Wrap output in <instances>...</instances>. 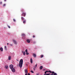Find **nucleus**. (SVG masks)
Listing matches in <instances>:
<instances>
[{
  "label": "nucleus",
  "instance_id": "1",
  "mask_svg": "<svg viewBox=\"0 0 75 75\" xmlns=\"http://www.w3.org/2000/svg\"><path fill=\"white\" fill-rule=\"evenodd\" d=\"M23 59H21L19 61V65L20 68H21L23 66Z\"/></svg>",
  "mask_w": 75,
  "mask_h": 75
},
{
  "label": "nucleus",
  "instance_id": "2",
  "mask_svg": "<svg viewBox=\"0 0 75 75\" xmlns=\"http://www.w3.org/2000/svg\"><path fill=\"white\" fill-rule=\"evenodd\" d=\"M13 42L14 44H15L16 45L17 44V40H15L14 39H13Z\"/></svg>",
  "mask_w": 75,
  "mask_h": 75
},
{
  "label": "nucleus",
  "instance_id": "3",
  "mask_svg": "<svg viewBox=\"0 0 75 75\" xmlns=\"http://www.w3.org/2000/svg\"><path fill=\"white\" fill-rule=\"evenodd\" d=\"M10 69H12L13 68V64H11L9 66Z\"/></svg>",
  "mask_w": 75,
  "mask_h": 75
},
{
  "label": "nucleus",
  "instance_id": "4",
  "mask_svg": "<svg viewBox=\"0 0 75 75\" xmlns=\"http://www.w3.org/2000/svg\"><path fill=\"white\" fill-rule=\"evenodd\" d=\"M12 71V72H16V70H15V69L14 68H13L11 69Z\"/></svg>",
  "mask_w": 75,
  "mask_h": 75
},
{
  "label": "nucleus",
  "instance_id": "5",
  "mask_svg": "<svg viewBox=\"0 0 75 75\" xmlns=\"http://www.w3.org/2000/svg\"><path fill=\"white\" fill-rule=\"evenodd\" d=\"M22 15L23 16H24V17H25L26 16L25 13H22Z\"/></svg>",
  "mask_w": 75,
  "mask_h": 75
},
{
  "label": "nucleus",
  "instance_id": "6",
  "mask_svg": "<svg viewBox=\"0 0 75 75\" xmlns=\"http://www.w3.org/2000/svg\"><path fill=\"white\" fill-rule=\"evenodd\" d=\"M43 68V66H41L40 67L39 69L40 70H41V69H42Z\"/></svg>",
  "mask_w": 75,
  "mask_h": 75
},
{
  "label": "nucleus",
  "instance_id": "7",
  "mask_svg": "<svg viewBox=\"0 0 75 75\" xmlns=\"http://www.w3.org/2000/svg\"><path fill=\"white\" fill-rule=\"evenodd\" d=\"M33 57H34V58H35L36 57V54H35L34 53L33 54Z\"/></svg>",
  "mask_w": 75,
  "mask_h": 75
},
{
  "label": "nucleus",
  "instance_id": "8",
  "mask_svg": "<svg viewBox=\"0 0 75 75\" xmlns=\"http://www.w3.org/2000/svg\"><path fill=\"white\" fill-rule=\"evenodd\" d=\"M26 41L28 42V43H30V40L28 39H27L26 40Z\"/></svg>",
  "mask_w": 75,
  "mask_h": 75
},
{
  "label": "nucleus",
  "instance_id": "9",
  "mask_svg": "<svg viewBox=\"0 0 75 75\" xmlns=\"http://www.w3.org/2000/svg\"><path fill=\"white\" fill-rule=\"evenodd\" d=\"M0 50L2 52H3V48L2 47L0 48Z\"/></svg>",
  "mask_w": 75,
  "mask_h": 75
},
{
  "label": "nucleus",
  "instance_id": "10",
  "mask_svg": "<svg viewBox=\"0 0 75 75\" xmlns=\"http://www.w3.org/2000/svg\"><path fill=\"white\" fill-rule=\"evenodd\" d=\"M22 37H25V35L24 34H22Z\"/></svg>",
  "mask_w": 75,
  "mask_h": 75
},
{
  "label": "nucleus",
  "instance_id": "11",
  "mask_svg": "<svg viewBox=\"0 0 75 75\" xmlns=\"http://www.w3.org/2000/svg\"><path fill=\"white\" fill-rule=\"evenodd\" d=\"M25 72L26 74L28 73V71H27V69H25Z\"/></svg>",
  "mask_w": 75,
  "mask_h": 75
},
{
  "label": "nucleus",
  "instance_id": "12",
  "mask_svg": "<svg viewBox=\"0 0 75 75\" xmlns=\"http://www.w3.org/2000/svg\"><path fill=\"white\" fill-rule=\"evenodd\" d=\"M26 21L25 20H23V23L24 24L25 23V22H26Z\"/></svg>",
  "mask_w": 75,
  "mask_h": 75
},
{
  "label": "nucleus",
  "instance_id": "13",
  "mask_svg": "<svg viewBox=\"0 0 75 75\" xmlns=\"http://www.w3.org/2000/svg\"><path fill=\"white\" fill-rule=\"evenodd\" d=\"M8 66L7 65H6L5 66V68L6 69H8Z\"/></svg>",
  "mask_w": 75,
  "mask_h": 75
},
{
  "label": "nucleus",
  "instance_id": "14",
  "mask_svg": "<svg viewBox=\"0 0 75 75\" xmlns=\"http://www.w3.org/2000/svg\"><path fill=\"white\" fill-rule=\"evenodd\" d=\"M30 62L31 63H33V59H30Z\"/></svg>",
  "mask_w": 75,
  "mask_h": 75
},
{
  "label": "nucleus",
  "instance_id": "15",
  "mask_svg": "<svg viewBox=\"0 0 75 75\" xmlns=\"http://www.w3.org/2000/svg\"><path fill=\"white\" fill-rule=\"evenodd\" d=\"M21 18L22 19V20H23H23H25V19H24V18L23 17H22Z\"/></svg>",
  "mask_w": 75,
  "mask_h": 75
},
{
  "label": "nucleus",
  "instance_id": "16",
  "mask_svg": "<svg viewBox=\"0 0 75 75\" xmlns=\"http://www.w3.org/2000/svg\"><path fill=\"white\" fill-rule=\"evenodd\" d=\"M23 54L24 55H25V51H24L23 52Z\"/></svg>",
  "mask_w": 75,
  "mask_h": 75
},
{
  "label": "nucleus",
  "instance_id": "17",
  "mask_svg": "<svg viewBox=\"0 0 75 75\" xmlns=\"http://www.w3.org/2000/svg\"><path fill=\"white\" fill-rule=\"evenodd\" d=\"M8 59L9 60H10V59H11V57H10V56H9V57H8Z\"/></svg>",
  "mask_w": 75,
  "mask_h": 75
},
{
  "label": "nucleus",
  "instance_id": "18",
  "mask_svg": "<svg viewBox=\"0 0 75 75\" xmlns=\"http://www.w3.org/2000/svg\"><path fill=\"white\" fill-rule=\"evenodd\" d=\"M43 57H44V55H42L40 56V58H43Z\"/></svg>",
  "mask_w": 75,
  "mask_h": 75
},
{
  "label": "nucleus",
  "instance_id": "19",
  "mask_svg": "<svg viewBox=\"0 0 75 75\" xmlns=\"http://www.w3.org/2000/svg\"><path fill=\"white\" fill-rule=\"evenodd\" d=\"M4 49L5 50H7V48H6V46L4 47Z\"/></svg>",
  "mask_w": 75,
  "mask_h": 75
},
{
  "label": "nucleus",
  "instance_id": "20",
  "mask_svg": "<svg viewBox=\"0 0 75 75\" xmlns=\"http://www.w3.org/2000/svg\"><path fill=\"white\" fill-rule=\"evenodd\" d=\"M2 6H3V7H4V6H6V4H3Z\"/></svg>",
  "mask_w": 75,
  "mask_h": 75
},
{
  "label": "nucleus",
  "instance_id": "21",
  "mask_svg": "<svg viewBox=\"0 0 75 75\" xmlns=\"http://www.w3.org/2000/svg\"><path fill=\"white\" fill-rule=\"evenodd\" d=\"M7 27L8 28H10V26H8V25H7Z\"/></svg>",
  "mask_w": 75,
  "mask_h": 75
},
{
  "label": "nucleus",
  "instance_id": "22",
  "mask_svg": "<svg viewBox=\"0 0 75 75\" xmlns=\"http://www.w3.org/2000/svg\"><path fill=\"white\" fill-rule=\"evenodd\" d=\"M54 75H57V73H54Z\"/></svg>",
  "mask_w": 75,
  "mask_h": 75
},
{
  "label": "nucleus",
  "instance_id": "23",
  "mask_svg": "<svg viewBox=\"0 0 75 75\" xmlns=\"http://www.w3.org/2000/svg\"><path fill=\"white\" fill-rule=\"evenodd\" d=\"M27 51H28L27 50V49H26L25 50V52H27Z\"/></svg>",
  "mask_w": 75,
  "mask_h": 75
},
{
  "label": "nucleus",
  "instance_id": "24",
  "mask_svg": "<svg viewBox=\"0 0 75 75\" xmlns=\"http://www.w3.org/2000/svg\"><path fill=\"white\" fill-rule=\"evenodd\" d=\"M48 72H50V73H52V71H49Z\"/></svg>",
  "mask_w": 75,
  "mask_h": 75
},
{
  "label": "nucleus",
  "instance_id": "25",
  "mask_svg": "<svg viewBox=\"0 0 75 75\" xmlns=\"http://www.w3.org/2000/svg\"><path fill=\"white\" fill-rule=\"evenodd\" d=\"M54 73H54V71H52V74H54Z\"/></svg>",
  "mask_w": 75,
  "mask_h": 75
},
{
  "label": "nucleus",
  "instance_id": "26",
  "mask_svg": "<svg viewBox=\"0 0 75 75\" xmlns=\"http://www.w3.org/2000/svg\"><path fill=\"white\" fill-rule=\"evenodd\" d=\"M26 55H28L29 54V53H28V52H26Z\"/></svg>",
  "mask_w": 75,
  "mask_h": 75
},
{
  "label": "nucleus",
  "instance_id": "27",
  "mask_svg": "<svg viewBox=\"0 0 75 75\" xmlns=\"http://www.w3.org/2000/svg\"><path fill=\"white\" fill-rule=\"evenodd\" d=\"M33 38H35V36L34 35H33Z\"/></svg>",
  "mask_w": 75,
  "mask_h": 75
},
{
  "label": "nucleus",
  "instance_id": "28",
  "mask_svg": "<svg viewBox=\"0 0 75 75\" xmlns=\"http://www.w3.org/2000/svg\"><path fill=\"white\" fill-rule=\"evenodd\" d=\"M13 21H14V22H16V20H15V19H13Z\"/></svg>",
  "mask_w": 75,
  "mask_h": 75
},
{
  "label": "nucleus",
  "instance_id": "29",
  "mask_svg": "<svg viewBox=\"0 0 75 75\" xmlns=\"http://www.w3.org/2000/svg\"><path fill=\"white\" fill-rule=\"evenodd\" d=\"M31 73H34V71L32 70L31 71Z\"/></svg>",
  "mask_w": 75,
  "mask_h": 75
},
{
  "label": "nucleus",
  "instance_id": "30",
  "mask_svg": "<svg viewBox=\"0 0 75 75\" xmlns=\"http://www.w3.org/2000/svg\"><path fill=\"white\" fill-rule=\"evenodd\" d=\"M24 11V9H21V11Z\"/></svg>",
  "mask_w": 75,
  "mask_h": 75
},
{
  "label": "nucleus",
  "instance_id": "31",
  "mask_svg": "<svg viewBox=\"0 0 75 75\" xmlns=\"http://www.w3.org/2000/svg\"><path fill=\"white\" fill-rule=\"evenodd\" d=\"M46 74V75H50V73H49V74Z\"/></svg>",
  "mask_w": 75,
  "mask_h": 75
},
{
  "label": "nucleus",
  "instance_id": "32",
  "mask_svg": "<svg viewBox=\"0 0 75 75\" xmlns=\"http://www.w3.org/2000/svg\"><path fill=\"white\" fill-rule=\"evenodd\" d=\"M0 4L2 5V2H0Z\"/></svg>",
  "mask_w": 75,
  "mask_h": 75
},
{
  "label": "nucleus",
  "instance_id": "33",
  "mask_svg": "<svg viewBox=\"0 0 75 75\" xmlns=\"http://www.w3.org/2000/svg\"><path fill=\"white\" fill-rule=\"evenodd\" d=\"M43 71H45V69H43Z\"/></svg>",
  "mask_w": 75,
  "mask_h": 75
},
{
  "label": "nucleus",
  "instance_id": "34",
  "mask_svg": "<svg viewBox=\"0 0 75 75\" xmlns=\"http://www.w3.org/2000/svg\"><path fill=\"white\" fill-rule=\"evenodd\" d=\"M45 74H47V72H46V71H45Z\"/></svg>",
  "mask_w": 75,
  "mask_h": 75
},
{
  "label": "nucleus",
  "instance_id": "35",
  "mask_svg": "<svg viewBox=\"0 0 75 75\" xmlns=\"http://www.w3.org/2000/svg\"><path fill=\"white\" fill-rule=\"evenodd\" d=\"M36 75H39V73H38L37 74H36Z\"/></svg>",
  "mask_w": 75,
  "mask_h": 75
},
{
  "label": "nucleus",
  "instance_id": "36",
  "mask_svg": "<svg viewBox=\"0 0 75 75\" xmlns=\"http://www.w3.org/2000/svg\"><path fill=\"white\" fill-rule=\"evenodd\" d=\"M37 64H36V65H35V67H37Z\"/></svg>",
  "mask_w": 75,
  "mask_h": 75
},
{
  "label": "nucleus",
  "instance_id": "37",
  "mask_svg": "<svg viewBox=\"0 0 75 75\" xmlns=\"http://www.w3.org/2000/svg\"><path fill=\"white\" fill-rule=\"evenodd\" d=\"M46 72H48V71H46Z\"/></svg>",
  "mask_w": 75,
  "mask_h": 75
},
{
  "label": "nucleus",
  "instance_id": "38",
  "mask_svg": "<svg viewBox=\"0 0 75 75\" xmlns=\"http://www.w3.org/2000/svg\"><path fill=\"white\" fill-rule=\"evenodd\" d=\"M28 75H30V73H28Z\"/></svg>",
  "mask_w": 75,
  "mask_h": 75
},
{
  "label": "nucleus",
  "instance_id": "39",
  "mask_svg": "<svg viewBox=\"0 0 75 75\" xmlns=\"http://www.w3.org/2000/svg\"><path fill=\"white\" fill-rule=\"evenodd\" d=\"M33 69H34V71H35V68H33Z\"/></svg>",
  "mask_w": 75,
  "mask_h": 75
},
{
  "label": "nucleus",
  "instance_id": "40",
  "mask_svg": "<svg viewBox=\"0 0 75 75\" xmlns=\"http://www.w3.org/2000/svg\"><path fill=\"white\" fill-rule=\"evenodd\" d=\"M22 51V53H23V51Z\"/></svg>",
  "mask_w": 75,
  "mask_h": 75
},
{
  "label": "nucleus",
  "instance_id": "41",
  "mask_svg": "<svg viewBox=\"0 0 75 75\" xmlns=\"http://www.w3.org/2000/svg\"><path fill=\"white\" fill-rule=\"evenodd\" d=\"M7 45H8V43H7Z\"/></svg>",
  "mask_w": 75,
  "mask_h": 75
},
{
  "label": "nucleus",
  "instance_id": "42",
  "mask_svg": "<svg viewBox=\"0 0 75 75\" xmlns=\"http://www.w3.org/2000/svg\"><path fill=\"white\" fill-rule=\"evenodd\" d=\"M25 75H27V73H26V74H25Z\"/></svg>",
  "mask_w": 75,
  "mask_h": 75
},
{
  "label": "nucleus",
  "instance_id": "43",
  "mask_svg": "<svg viewBox=\"0 0 75 75\" xmlns=\"http://www.w3.org/2000/svg\"><path fill=\"white\" fill-rule=\"evenodd\" d=\"M4 1H6V0H4Z\"/></svg>",
  "mask_w": 75,
  "mask_h": 75
},
{
  "label": "nucleus",
  "instance_id": "44",
  "mask_svg": "<svg viewBox=\"0 0 75 75\" xmlns=\"http://www.w3.org/2000/svg\"><path fill=\"white\" fill-rule=\"evenodd\" d=\"M50 75H54L53 74H51Z\"/></svg>",
  "mask_w": 75,
  "mask_h": 75
},
{
  "label": "nucleus",
  "instance_id": "45",
  "mask_svg": "<svg viewBox=\"0 0 75 75\" xmlns=\"http://www.w3.org/2000/svg\"><path fill=\"white\" fill-rule=\"evenodd\" d=\"M43 75H46V74H44Z\"/></svg>",
  "mask_w": 75,
  "mask_h": 75
}]
</instances>
